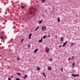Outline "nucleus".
<instances>
[{"label":"nucleus","instance_id":"nucleus-1","mask_svg":"<svg viewBox=\"0 0 80 80\" xmlns=\"http://www.w3.org/2000/svg\"><path fill=\"white\" fill-rule=\"evenodd\" d=\"M49 50H50L49 49V48H46L45 51H46V53H48V52H49Z\"/></svg>","mask_w":80,"mask_h":80},{"label":"nucleus","instance_id":"nucleus-2","mask_svg":"<svg viewBox=\"0 0 80 80\" xmlns=\"http://www.w3.org/2000/svg\"><path fill=\"white\" fill-rule=\"evenodd\" d=\"M72 77H78L79 75H78V74H72Z\"/></svg>","mask_w":80,"mask_h":80},{"label":"nucleus","instance_id":"nucleus-3","mask_svg":"<svg viewBox=\"0 0 80 80\" xmlns=\"http://www.w3.org/2000/svg\"><path fill=\"white\" fill-rule=\"evenodd\" d=\"M46 27H44L43 26H42V31H43V30H44V29H45V30H46Z\"/></svg>","mask_w":80,"mask_h":80},{"label":"nucleus","instance_id":"nucleus-4","mask_svg":"<svg viewBox=\"0 0 80 80\" xmlns=\"http://www.w3.org/2000/svg\"><path fill=\"white\" fill-rule=\"evenodd\" d=\"M72 58H69L68 59V61H70V60H73L74 59V57L73 56H72Z\"/></svg>","mask_w":80,"mask_h":80},{"label":"nucleus","instance_id":"nucleus-5","mask_svg":"<svg viewBox=\"0 0 80 80\" xmlns=\"http://www.w3.org/2000/svg\"><path fill=\"white\" fill-rule=\"evenodd\" d=\"M67 42H68V41H66L65 42H64L62 45V47H65V46L66 45V44L67 43Z\"/></svg>","mask_w":80,"mask_h":80},{"label":"nucleus","instance_id":"nucleus-6","mask_svg":"<svg viewBox=\"0 0 80 80\" xmlns=\"http://www.w3.org/2000/svg\"><path fill=\"white\" fill-rule=\"evenodd\" d=\"M75 62H73L72 64V68H74L75 67Z\"/></svg>","mask_w":80,"mask_h":80},{"label":"nucleus","instance_id":"nucleus-7","mask_svg":"<svg viewBox=\"0 0 80 80\" xmlns=\"http://www.w3.org/2000/svg\"><path fill=\"white\" fill-rule=\"evenodd\" d=\"M38 50V49H36L34 51L33 53H36V52H37Z\"/></svg>","mask_w":80,"mask_h":80},{"label":"nucleus","instance_id":"nucleus-8","mask_svg":"<svg viewBox=\"0 0 80 80\" xmlns=\"http://www.w3.org/2000/svg\"><path fill=\"white\" fill-rule=\"evenodd\" d=\"M42 41H43V38H41V39L38 41V42L41 43V42H42Z\"/></svg>","mask_w":80,"mask_h":80},{"label":"nucleus","instance_id":"nucleus-9","mask_svg":"<svg viewBox=\"0 0 80 80\" xmlns=\"http://www.w3.org/2000/svg\"><path fill=\"white\" fill-rule=\"evenodd\" d=\"M48 69L49 70H52V68L48 66Z\"/></svg>","mask_w":80,"mask_h":80},{"label":"nucleus","instance_id":"nucleus-10","mask_svg":"<svg viewBox=\"0 0 80 80\" xmlns=\"http://www.w3.org/2000/svg\"><path fill=\"white\" fill-rule=\"evenodd\" d=\"M47 37V35H44L43 36V38H44V39H45Z\"/></svg>","mask_w":80,"mask_h":80},{"label":"nucleus","instance_id":"nucleus-11","mask_svg":"<svg viewBox=\"0 0 80 80\" xmlns=\"http://www.w3.org/2000/svg\"><path fill=\"white\" fill-rule=\"evenodd\" d=\"M32 36V34H30L29 35V39H31V36Z\"/></svg>","mask_w":80,"mask_h":80},{"label":"nucleus","instance_id":"nucleus-12","mask_svg":"<svg viewBox=\"0 0 80 80\" xmlns=\"http://www.w3.org/2000/svg\"><path fill=\"white\" fill-rule=\"evenodd\" d=\"M60 40H61V42H63V38L62 37H61L60 38Z\"/></svg>","mask_w":80,"mask_h":80},{"label":"nucleus","instance_id":"nucleus-13","mask_svg":"<svg viewBox=\"0 0 80 80\" xmlns=\"http://www.w3.org/2000/svg\"><path fill=\"white\" fill-rule=\"evenodd\" d=\"M39 26L37 27L36 28V29H35V31H37V30L39 29Z\"/></svg>","mask_w":80,"mask_h":80},{"label":"nucleus","instance_id":"nucleus-14","mask_svg":"<svg viewBox=\"0 0 80 80\" xmlns=\"http://www.w3.org/2000/svg\"><path fill=\"white\" fill-rule=\"evenodd\" d=\"M42 23V20H41L39 21L38 23L39 24H40Z\"/></svg>","mask_w":80,"mask_h":80},{"label":"nucleus","instance_id":"nucleus-15","mask_svg":"<svg viewBox=\"0 0 80 80\" xmlns=\"http://www.w3.org/2000/svg\"><path fill=\"white\" fill-rule=\"evenodd\" d=\"M57 20L58 22L59 23V22H60V19H59V18H58L57 19Z\"/></svg>","mask_w":80,"mask_h":80},{"label":"nucleus","instance_id":"nucleus-16","mask_svg":"<svg viewBox=\"0 0 80 80\" xmlns=\"http://www.w3.org/2000/svg\"><path fill=\"white\" fill-rule=\"evenodd\" d=\"M27 77V75H26L24 77V78H26Z\"/></svg>","mask_w":80,"mask_h":80},{"label":"nucleus","instance_id":"nucleus-17","mask_svg":"<svg viewBox=\"0 0 80 80\" xmlns=\"http://www.w3.org/2000/svg\"><path fill=\"white\" fill-rule=\"evenodd\" d=\"M37 69H38V70H40V68L39 67H38L37 68Z\"/></svg>","mask_w":80,"mask_h":80},{"label":"nucleus","instance_id":"nucleus-18","mask_svg":"<svg viewBox=\"0 0 80 80\" xmlns=\"http://www.w3.org/2000/svg\"><path fill=\"white\" fill-rule=\"evenodd\" d=\"M45 0H43L42 2V3H44V2H45Z\"/></svg>","mask_w":80,"mask_h":80},{"label":"nucleus","instance_id":"nucleus-19","mask_svg":"<svg viewBox=\"0 0 80 80\" xmlns=\"http://www.w3.org/2000/svg\"><path fill=\"white\" fill-rule=\"evenodd\" d=\"M15 79L16 80H20L19 78H16Z\"/></svg>","mask_w":80,"mask_h":80},{"label":"nucleus","instance_id":"nucleus-20","mask_svg":"<svg viewBox=\"0 0 80 80\" xmlns=\"http://www.w3.org/2000/svg\"><path fill=\"white\" fill-rule=\"evenodd\" d=\"M22 8H25V6H21Z\"/></svg>","mask_w":80,"mask_h":80},{"label":"nucleus","instance_id":"nucleus-21","mask_svg":"<svg viewBox=\"0 0 80 80\" xmlns=\"http://www.w3.org/2000/svg\"><path fill=\"white\" fill-rule=\"evenodd\" d=\"M33 8L32 7H31L30 9H29V10H31V9H32Z\"/></svg>","mask_w":80,"mask_h":80},{"label":"nucleus","instance_id":"nucleus-22","mask_svg":"<svg viewBox=\"0 0 80 80\" xmlns=\"http://www.w3.org/2000/svg\"><path fill=\"white\" fill-rule=\"evenodd\" d=\"M52 58H51L49 60V61H50V62H52Z\"/></svg>","mask_w":80,"mask_h":80},{"label":"nucleus","instance_id":"nucleus-23","mask_svg":"<svg viewBox=\"0 0 80 80\" xmlns=\"http://www.w3.org/2000/svg\"><path fill=\"white\" fill-rule=\"evenodd\" d=\"M17 59L18 60H20V58H17Z\"/></svg>","mask_w":80,"mask_h":80},{"label":"nucleus","instance_id":"nucleus-24","mask_svg":"<svg viewBox=\"0 0 80 80\" xmlns=\"http://www.w3.org/2000/svg\"><path fill=\"white\" fill-rule=\"evenodd\" d=\"M74 43H72L71 44V45H73Z\"/></svg>","mask_w":80,"mask_h":80},{"label":"nucleus","instance_id":"nucleus-25","mask_svg":"<svg viewBox=\"0 0 80 80\" xmlns=\"http://www.w3.org/2000/svg\"><path fill=\"white\" fill-rule=\"evenodd\" d=\"M42 75H44V76L45 75V73H42Z\"/></svg>","mask_w":80,"mask_h":80},{"label":"nucleus","instance_id":"nucleus-26","mask_svg":"<svg viewBox=\"0 0 80 80\" xmlns=\"http://www.w3.org/2000/svg\"><path fill=\"white\" fill-rule=\"evenodd\" d=\"M61 72H63V68H61Z\"/></svg>","mask_w":80,"mask_h":80},{"label":"nucleus","instance_id":"nucleus-27","mask_svg":"<svg viewBox=\"0 0 80 80\" xmlns=\"http://www.w3.org/2000/svg\"><path fill=\"white\" fill-rule=\"evenodd\" d=\"M17 75H20V73H18Z\"/></svg>","mask_w":80,"mask_h":80},{"label":"nucleus","instance_id":"nucleus-28","mask_svg":"<svg viewBox=\"0 0 80 80\" xmlns=\"http://www.w3.org/2000/svg\"><path fill=\"white\" fill-rule=\"evenodd\" d=\"M28 48H30V45H28Z\"/></svg>","mask_w":80,"mask_h":80},{"label":"nucleus","instance_id":"nucleus-29","mask_svg":"<svg viewBox=\"0 0 80 80\" xmlns=\"http://www.w3.org/2000/svg\"><path fill=\"white\" fill-rule=\"evenodd\" d=\"M62 47V45H60L59 46V47Z\"/></svg>","mask_w":80,"mask_h":80},{"label":"nucleus","instance_id":"nucleus-30","mask_svg":"<svg viewBox=\"0 0 80 80\" xmlns=\"http://www.w3.org/2000/svg\"><path fill=\"white\" fill-rule=\"evenodd\" d=\"M0 38H1V39H3V37H1Z\"/></svg>","mask_w":80,"mask_h":80},{"label":"nucleus","instance_id":"nucleus-31","mask_svg":"<svg viewBox=\"0 0 80 80\" xmlns=\"http://www.w3.org/2000/svg\"><path fill=\"white\" fill-rule=\"evenodd\" d=\"M22 41H23V39H22L21 40V42H22Z\"/></svg>","mask_w":80,"mask_h":80},{"label":"nucleus","instance_id":"nucleus-32","mask_svg":"<svg viewBox=\"0 0 80 80\" xmlns=\"http://www.w3.org/2000/svg\"><path fill=\"white\" fill-rule=\"evenodd\" d=\"M44 76V77L46 78V75H45Z\"/></svg>","mask_w":80,"mask_h":80},{"label":"nucleus","instance_id":"nucleus-33","mask_svg":"<svg viewBox=\"0 0 80 80\" xmlns=\"http://www.w3.org/2000/svg\"><path fill=\"white\" fill-rule=\"evenodd\" d=\"M12 77H13V76H11V78H12Z\"/></svg>","mask_w":80,"mask_h":80},{"label":"nucleus","instance_id":"nucleus-34","mask_svg":"<svg viewBox=\"0 0 80 80\" xmlns=\"http://www.w3.org/2000/svg\"><path fill=\"white\" fill-rule=\"evenodd\" d=\"M48 37L50 38V36L49 35L48 36Z\"/></svg>","mask_w":80,"mask_h":80},{"label":"nucleus","instance_id":"nucleus-35","mask_svg":"<svg viewBox=\"0 0 80 80\" xmlns=\"http://www.w3.org/2000/svg\"><path fill=\"white\" fill-rule=\"evenodd\" d=\"M45 12H47V10H46Z\"/></svg>","mask_w":80,"mask_h":80},{"label":"nucleus","instance_id":"nucleus-36","mask_svg":"<svg viewBox=\"0 0 80 80\" xmlns=\"http://www.w3.org/2000/svg\"><path fill=\"white\" fill-rule=\"evenodd\" d=\"M43 16H44L43 15H42V17H43Z\"/></svg>","mask_w":80,"mask_h":80},{"label":"nucleus","instance_id":"nucleus-37","mask_svg":"<svg viewBox=\"0 0 80 80\" xmlns=\"http://www.w3.org/2000/svg\"><path fill=\"white\" fill-rule=\"evenodd\" d=\"M57 37H55L56 38H57Z\"/></svg>","mask_w":80,"mask_h":80}]
</instances>
